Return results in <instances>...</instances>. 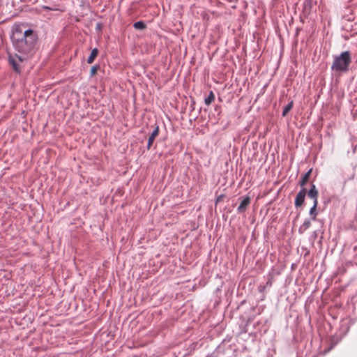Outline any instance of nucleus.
<instances>
[{
    "mask_svg": "<svg viewBox=\"0 0 357 357\" xmlns=\"http://www.w3.org/2000/svg\"><path fill=\"white\" fill-rule=\"evenodd\" d=\"M311 225V221L310 219H305L303 224L299 227L298 233L303 234Z\"/></svg>",
    "mask_w": 357,
    "mask_h": 357,
    "instance_id": "7",
    "label": "nucleus"
},
{
    "mask_svg": "<svg viewBox=\"0 0 357 357\" xmlns=\"http://www.w3.org/2000/svg\"><path fill=\"white\" fill-rule=\"evenodd\" d=\"M317 205H318V204H317V202H315V203L313 204V206L310 209L309 213L312 218V220H314L316 219V217L317 215V213L316 211Z\"/></svg>",
    "mask_w": 357,
    "mask_h": 357,
    "instance_id": "10",
    "label": "nucleus"
},
{
    "mask_svg": "<svg viewBox=\"0 0 357 357\" xmlns=\"http://www.w3.org/2000/svg\"><path fill=\"white\" fill-rule=\"evenodd\" d=\"M215 99L214 94L210 91L208 96L205 98L204 102L206 105H209Z\"/></svg>",
    "mask_w": 357,
    "mask_h": 357,
    "instance_id": "12",
    "label": "nucleus"
},
{
    "mask_svg": "<svg viewBox=\"0 0 357 357\" xmlns=\"http://www.w3.org/2000/svg\"><path fill=\"white\" fill-rule=\"evenodd\" d=\"M158 134H159V127L157 126L154 128V130L152 131L150 136L149 137L148 143H147V149H151L155 137L158 135Z\"/></svg>",
    "mask_w": 357,
    "mask_h": 357,
    "instance_id": "5",
    "label": "nucleus"
},
{
    "mask_svg": "<svg viewBox=\"0 0 357 357\" xmlns=\"http://www.w3.org/2000/svg\"><path fill=\"white\" fill-rule=\"evenodd\" d=\"M307 195L310 198L313 199V204L315 203V202L318 204V190L315 185L312 184L311 188L307 192Z\"/></svg>",
    "mask_w": 357,
    "mask_h": 357,
    "instance_id": "6",
    "label": "nucleus"
},
{
    "mask_svg": "<svg viewBox=\"0 0 357 357\" xmlns=\"http://www.w3.org/2000/svg\"><path fill=\"white\" fill-rule=\"evenodd\" d=\"M352 62L351 53L349 51L342 52L338 55L333 56L331 70L335 75H340L349 70Z\"/></svg>",
    "mask_w": 357,
    "mask_h": 357,
    "instance_id": "2",
    "label": "nucleus"
},
{
    "mask_svg": "<svg viewBox=\"0 0 357 357\" xmlns=\"http://www.w3.org/2000/svg\"><path fill=\"white\" fill-rule=\"evenodd\" d=\"M306 195V189L305 188H303L301 189V190L297 194L296 199H295V206L296 208L300 207L303 205L305 201V197Z\"/></svg>",
    "mask_w": 357,
    "mask_h": 357,
    "instance_id": "3",
    "label": "nucleus"
},
{
    "mask_svg": "<svg viewBox=\"0 0 357 357\" xmlns=\"http://www.w3.org/2000/svg\"><path fill=\"white\" fill-rule=\"evenodd\" d=\"M24 26L22 24L15 27L12 41L17 53L8 55L9 63L17 73L21 72V63L33 55L38 40L37 33L30 29L24 30Z\"/></svg>",
    "mask_w": 357,
    "mask_h": 357,
    "instance_id": "1",
    "label": "nucleus"
},
{
    "mask_svg": "<svg viewBox=\"0 0 357 357\" xmlns=\"http://www.w3.org/2000/svg\"><path fill=\"white\" fill-rule=\"evenodd\" d=\"M250 204V197L247 196V197H243L240 205L237 208L238 213H243L246 210L247 207L249 206Z\"/></svg>",
    "mask_w": 357,
    "mask_h": 357,
    "instance_id": "4",
    "label": "nucleus"
},
{
    "mask_svg": "<svg viewBox=\"0 0 357 357\" xmlns=\"http://www.w3.org/2000/svg\"><path fill=\"white\" fill-rule=\"evenodd\" d=\"M99 66H93L91 68V72H90V74H91V76H93L95 75V74L96 73L98 69Z\"/></svg>",
    "mask_w": 357,
    "mask_h": 357,
    "instance_id": "14",
    "label": "nucleus"
},
{
    "mask_svg": "<svg viewBox=\"0 0 357 357\" xmlns=\"http://www.w3.org/2000/svg\"><path fill=\"white\" fill-rule=\"evenodd\" d=\"M312 172V169H310L308 172H307L303 176H302V178L300 181V185L303 188H304V185L307 183L308 179H309V177L310 176V174Z\"/></svg>",
    "mask_w": 357,
    "mask_h": 357,
    "instance_id": "8",
    "label": "nucleus"
},
{
    "mask_svg": "<svg viewBox=\"0 0 357 357\" xmlns=\"http://www.w3.org/2000/svg\"><path fill=\"white\" fill-rule=\"evenodd\" d=\"M146 26L145 23L142 21H139V22H135L133 24V27L135 29H138V30H144L146 29Z\"/></svg>",
    "mask_w": 357,
    "mask_h": 357,
    "instance_id": "11",
    "label": "nucleus"
},
{
    "mask_svg": "<svg viewBox=\"0 0 357 357\" xmlns=\"http://www.w3.org/2000/svg\"><path fill=\"white\" fill-rule=\"evenodd\" d=\"M98 54V50L97 48L93 49L89 56L87 59V63H92L93 62L95 58L97 56Z\"/></svg>",
    "mask_w": 357,
    "mask_h": 357,
    "instance_id": "9",
    "label": "nucleus"
},
{
    "mask_svg": "<svg viewBox=\"0 0 357 357\" xmlns=\"http://www.w3.org/2000/svg\"><path fill=\"white\" fill-rule=\"evenodd\" d=\"M293 107V101L289 102L284 108L282 112V116H285L287 113L292 109Z\"/></svg>",
    "mask_w": 357,
    "mask_h": 357,
    "instance_id": "13",
    "label": "nucleus"
}]
</instances>
